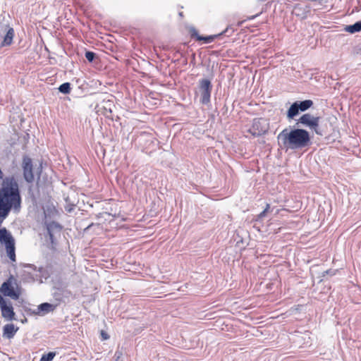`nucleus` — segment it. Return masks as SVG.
<instances>
[{"label": "nucleus", "mask_w": 361, "mask_h": 361, "mask_svg": "<svg viewBox=\"0 0 361 361\" xmlns=\"http://www.w3.org/2000/svg\"><path fill=\"white\" fill-rule=\"evenodd\" d=\"M22 197L18 180L13 176H6L0 188V224L8 216L11 210H20Z\"/></svg>", "instance_id": "nucleus-1"}, {"label": "nucleus", "mask_w": 361, "mask_h": 361, "mask_svg": "<svg viewBox=\"0 0 361 361\" xmlns=\"http://www.w3.org/2000/svg\"><path fill=\"white\" fill-rule=\"evenodd\" d=\"M282 143L283 148L286 149H302L311 143V138L308 131L305 129L295 128L283 129L277 136Z\"/></svg>", "instance_id": "nucleus-2"}, {"label": "nucleus", "mask_w": 361, "mask_h": 361, "mask_svg": "<svg viewBox=\"0 0 361 361\" xmlns=\"http://www.w3.org/2000/svg\"><path fill=\"white\" fill-rule=\"evenodd\" d=\"M0 291L4 296L11 298L13 300H18L22 294L20 283L13 275H11L4 281L0 288Z\"/></svg>", "instance_id": "nucleus-3"}, {"label": "nucleus", "mask_w": 361, "mask_h": 361, "mask_svg": "<svg viewBox=\"0 0 361 361\" xmlns=\"http://www.w3.org/2000/svg\"><path fill=\"white\" fill-rule=\"evenodd\" d=\"M0 243L5 245L7 256L11 263L16 262L15 240L11 233L6 228H0Z\"/></svg>", "instance_id": "nucleus-4"}, {"label": "nucleus", "mask_w": 361, "mask_h": 361, "mask_svg": "<svg viewBox=\"0 0 361 361\" xmlns=\"http://www.w3.org/2000/svg\"><path fill=\"white\" fill-rule=\"evenodd\" d=\"M269 130V122L267 120L259 118H255L252 121L248 132L253 136H259L265 134Z\"/></svg>", "instance_id": "nucleus-5"}, {"label": "nucleus", "mask_w": 361, "mask_h": 361, "mask_svg": "<svg viewBox=\"0 0 361 361\" xmlns=\"http://www.w3.org/2000/svg\"><path fill=\"white\" fill-rule=\"evenodd\" d=\"M319 121L320 118L318 116L314 117L310 114H305L298 120L297 124L301 123L305 126H307L310 128L314 130L316 133L318 134L319 133L317 130L319 125Z\"/></svg>", "instance_id": "nucleus-6"}, {"label": "nucleus", "mask_w": 361, "mask_h": 361, "mask_svg": "<svg viewBox=\"0 0 361 361\" xmlns=\"http://www.w3.org/2000/svg\"><path fill=\"white\" fill-rule=\"evenodd\" d=\"M201 91V102L204 104H208L210 101L212 91L211 82L207 79H202L200 81Z\"/></svg>", "instance_id": "nucleus-7"}, {"label": "nucleus", "mask_w": 361, "mask_h": 361, "mask_svg": "<svg viewBox=\"0 0 361 361\" xmlns=\"http://www.w3.org/2000/svg\"><path fill=\"white\" fill-rule=\"evenodd\" d=\"M0 309L1 315L7 320L14 319L15 312L13 307L10 302H8L0 294Z\"/></svg>", "instance_id": "nucleus-8"}, {"label": "nucleus", "mask_w": 361, "mask_h": 361, "mask_svg": "<svg viewBox=\"0 0 361 361\" xmlns=\"http://www.w3.org/2000/svg\"><path fill=\"white\" fill-rule=\"evenodd\" d=\"M23 176L26 181L31 183L34 180L32 161L30 158L25 157L23 161Z\"/></svg>", "instance_id": "nucleus-9"}, {"label": "nucleus", "mask_w": 361, "mask_h": 361, "mask_svg": "<svg viewBox=\"0 0 361 361\" xmlns=\"http://www.w3.org/2000/svg\"><path fill=\"white\" fill-rule=\"evenodd\" d=\"M227 30H224L223 32H221L219 35H209L207 37H202L199 35L198 31L195 27H191L190 29V37L192 38H195L197 41H203L204 43H210L213 42L218 36L222 35L223 33H225Z\"/></svg>", "instance_id": "nucleus-10"}, {"label": "nucleus", "mask_w": 361, "mask_h": 361, "mask_svg": "<svg viewBox=\"0 0 361 361\" xmlns=\"http://www.w3.org/2000/svg\"><path fill=\"white\" fill-rule=\"evenodd\" d=\"M56 306L48 303L44 302L38 306L37 310L38 312L36 314H42V315L46 314L49 312H53L55 310Z\"/></svg>", "instance_id": "nucleus-11"}, {"label": "nucleus", "mask_w": 361, "mask_h": 361, "mask_svg": "<svg viewBox=\"0 0 361 361\" xmlns=\"http://www.w3.org/2000/svg\"><path fill=\"white\" fill-rule=\"evenodd\" d=\"M18 329L15 328L13 324H6L4 327V336L8 338H11L14 336Z\"/></svg>", "instance_id": "nucleus-12"}, {"label": "nucleus", "mask_w": 361, "mask_h": 361, "mask_svg": "<svg viewBox=\"0 0 361 361\" xmlns=\"http://www.w3.org/2000/svg\"><path fill=\"white\" fill-rule=\"evenodd\" d=\"M299 107L298 106V102H294L288 109L287 111V118L288 119H293L295 116L299 114Z\"/></svg>", "instance_id": "nucleus-13"}, {"label": "nucleus", "mask_w": 361, "mask_h": 361, "mask_svg": "<svg viewBox=\"0 0 361 361\" xmlns=\"http://www.w3.org/2000/svg\"><path fill=\"white\" fill-rule=\"evenodd\" d=\"M14 37V30L13 28H9L5 35L3 41L4 45H10L13 41Z\"/></svg>", "instance_id": "nucleus-14"}, {"label": "nucleus", "mask_w": 361, "mask_h": 361, "mask_svg": "<svg viewBox=\"0 0 361 361\" xmlns=\"http://www.w3.org/2000/svg\"><path fill=\"white\" fill-rule=\"evenodd\" d=\"M313 105L312 100L307 99L300 102H298V106L301 111H305Z\"/></svg>", "instance_id": "nucleus-15"}, {"label": "nucleus", "mask_w": 361, "mask_h": 361, "mask_svg": "<svg viewBox=\"0 0 361 361\" xmlns=\"http://www.w3.org/2000/svg\"><path fill=\"white\" fill-rule=\"evenodd\" d=\"M345 30L350 32L355 33L361 30V21L357 22L352 25H349L345 28Z\"/></svg>", "instance_id": "nucleus-16"}, {"label": "nucleus", "mask_w": 361, "mask_h": 361, "mask_svg": "<svg viewBox=\"0 0 361 361\" xmlns=\"http://www.w3.org/2000/svg\"><path fill=\"white\" fill-rule=\"evenodd\" d=\"M56 355V353L55 352H49L47 354H44L39 361H52Z\"/></svg>", "instance_id": "nucleus-17"}, {"label": "nucleus", "mask_w": 361, "mask_h": 361, "mask_svg": "<svg viewBox=\"0 0 361 361\" xmlns=\"http://www.w3.org/2000/svg\"><path fill=\"white\" fill-rule=\"evenodd\" d=\"M61 92L64 94H68L71 92V85L69 82H65L61 85L59 87Z\"/></svg>", "instance_id": "nucleus-18"}, {"label": "nucleus", "mask_w": 361, "mask_h": 361, "mask_svg": "<svg viewBox=\"0 0 361 361\" xmlns=\"http://www.w3.org/2000/svg\"><path fill=\"white\" fill-rule=\"evenodd\" d=\"M95 57V54L92 51H86L85 53V58L87 59V60L90 62H92L94 59Z\"/></svg>", "instance_id": "nucleus-19"}, {"label": "nucleus", "mask_w": 361, "mask_h": 361, "mask_svg": "<svg viewBox=\"0 0 361 361\" xmlns=\"http://www.w3.org/2000/svg\"><path fill=\"white\" fill-rule=\"evenodd\" d=\"M101 336H102V340H107L109 338V336L108 335L107 333H106L104 331L102 330L101 331Z\"/></svg>", "instance_id": "nucleus-20"}, {"label": "nucleus", "mask_w": 361, "mask_h": 361, "mask_svg": "<svg viewBox=\"0 0 361 361\" xmlns=\"http://www.w3.org/2000/svg\"><path fill=\"white\" fill-rule=\"evenodd\" d=\"M269 209V204H267V207L266 209L260 214V216H262L265 214V213L268 211V209Z\"/></svg>", "instance_id": "nucleus-21"}, {"label": "nucleus", "mask_w": 361, "mask_h": 361, "mask_svg": "<svg viewBox=\"0 0 361 361\" xmlns=\"http://www.w3.org/2000/svg\"><path fill=\"white\" fill-rule=\"evenodd\" d=\"M111 113H112V112H111V109H109V113H108V112H106V113H105L104 114H105V116H106L107 118H111V119H113L112 116H111Z\"/></svg>", "instance_id": "nucleus-22"}]
</instances>
